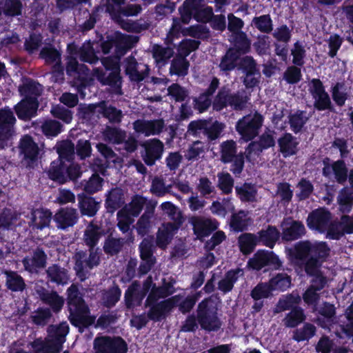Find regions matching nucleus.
Wrapping results in <instances>:
<instances>
[{"label":"nucleus","instance_id":"nucleus-1","mask_svg":"<svg viewBox=\"0 0 353 353\" xmlns=\"http://www.w3.org/2000/svg\"><path fill=\"white\" fill-rule=\"evenodd\" d=\"M330 248L325 243H312L308 241H300L294 247V256L296 259L305 261V271L311 276L321 273V261L330 254Z\"/></svg>","mask_w":353,"mask_h":353},{"label":"nucleus","instance_id":"nucleus-2","mask_svg":"<svg viewBox=\"0 0 353 353\" xmlns=\"http://www.w3.org/2000/svg\"><path fill=\"white\" fill-rule=\"evenodd\" d=\"M68 332L69 326L65 322L59 325H52L48 327V335L44 340L37 339L29 345L34 353H60Z\"/></svg>","mask_w":353,"mask_h":353},{"label":"nucleus","instance_id":"nucleus-3","mask_svg":"<svg viewBox=\"0 0 353 353\" xmlns=\"http://www.w3.org/2000/svg\"><path fill=\"white\" fill-rule=\"evenodd\" d=\"M68 300L70 311V320L72 325L83 332L94 323V319L88 316L89 309L80 295L77 285L72 284L68 290Z\"/></svg>","mask_w":353,"mask_h":353},{"label":"nucleus","instance_id":"nucleus-4","mask_svg":"<svg viewBox=\"0 0 353 353\" xmlns=\"http://www.w3.org/2000/svg\"><path fill=\"white\" fill-rule=\"evenodd\" d=\"M119 57H108L101 59V63L106 70H111L108 75L101 68H96L92 74L102 84L109 85L112 91L117 94H122L121 78L119 74Z\"/></svg>","mask_w":353,"mask_h":353},{"label":"nucleus","instance_id":"nucleus-5","mask_svg":"<svg viewBox=\"0 0 353 353\" xmlns=\"http://www.w3.org/2000/svg\"><path fill=\"white\" fill-rule=\"evenodd\" d=\"M197 319L201 329L207 332H216L221 329L222 321L218 314V308L211 297L200 302L196 309Z\"/></svg>","mask_w":353,"mask_h":353},{"label":"nucleus","instance_id":"nucleus-6","mask_svg":"<svg viewBox=\"0 0 353 353\" xmlns=\"http://www.w3.org/2000/svg\"><path fill=\"white\" fill-rule=\"evenodd\" d=\"M248 99L249 98L244 90L231 94L228 89L223 87L214 97L212 107L216 111H220L228 105L231 106L236 110H241L245 107Z\"/></svg>","mask_w":353,"mask_h":353},{"label":"nucleus","instance_id":"nucleus-7","mask_svg":"<svg viewBox=\"0 0 353 353\" xmlns=\"http://www.w3.org/2000/svg\"><path fill=\"white\" fill-rule=\"evenodd\" d=\"M89 255L84 251L77 252L73 257L75 263L74 269L81 281L90 276V271L100 263L101 252L98 250H88Z\"/></svg>","mask_w":353,"mask_h":353},{"label":"nucleus","instance_id":"nucleus-8","mask_svg":"<svg viewBox=\"0 0 353 353\" xmlns=\"http://www.w3.org/2000/svg\"><path fill=\"white\" fill-rule=\"evenodd\" d=\"M221 161L223 163H231L230 170L239 176L244 168V153H237L236 143L233 140L223 141L220 145Z\"/></svg>","mask_w":353,"mask_h":353},{"label":"nucleus","instance_id":"nucleus-9","mask_svg":"<svg viewBox=\"0 0 353 353\" xmlns=\"http://www.w3.org/2000/svg\"><path fill=\"white\" fill-rule=\"evenodd\" d=\"M225 127L224 123L218 121L197 120L189 123L188 132L193 135H196L202 132L209 141H212L220 137Z\"/></svg>","mask_w":353,"mask_h":353},{"label":"nucleus","instance_id":"nucleus-10","mask_svg":"<svg viewBox=\"0 0 353 353\" xmlns=\"http://www.w3.org/2000/svg\"><path fill=\"white\" fill-rule=\"evenodd\" d=\"M263 122V116L257 112L250 114L239 120L236 125V131L246 141H250L256 137L259 132Z\"/></svg>","mask_w":353,"mask_h":353},{"label":"nucleus","instance_id":"nucleus-11","mask_svg":"<svg viewBox=\"0 0 353 353\" xmlns=\"http://www.w3.org/2000/svg\"><path fill=\"white\" fill-rule=\"evenodd\" d=\"M308 91L313 99L314 108L319 111L332 110L331 99L320 79H312L310 81Z\"/></svg>","mask_w":353,"mask_h":353},{"label":"nucleus","instance_id":"nucleus-12","mask_svg":"<svg viewBox=\"0 0 353 353\" xmlns=\"http://www.w3.org/2000/svg\"><path fill=\"white\" fill-rule=\"evenodd\" d=\"M97 353H126L128 345L120 336H101L94 341Z\"/></svg>","mask_w":353,"mask_h":353},{"label":"nucleus","instance_id":"nucleus-13","mask_svg":"<svg viewBox=\"0 0 353 353\" xmlns=\"http://www.w3.org/2000/svg\"><path fill=\"white\" fill-rule=\"evenodd\" d=\"M123 64L125 74L131 81L139 83L150 74V70L148 64L137 61L132 55L126 57Z\"/></svg>","mask_w":353,"mask_h":353},{"label":"nucleus","instance_id":"nucleus-14","mask_svg":"<svg viewBox=\"0 0 353 353\" xmlns=\"http://www.w3.org/2000/svg\"><path fill=\"white\" fill-rule=\"evenodd\" d=\"M144 151L141 157L144 163L148 166H152L157 161L162 158L165 150L164 143L158 139H152L141 143Z\"/></svg>","mask_w":353,"mask_h":353},{"label":"nucleus","instance_id":"nucleus-15","mask_svg":"<svg viewBox=\"0 0 353 353\" xmlns=\"http://www.w3.org/2000/svg\"><path fill=\"white\" fill-rule=\"evenodd\" d=\"M323 164L324 166L322 173L324 176L329 179L334 176L335 181L340 184H344L347 181L349 172L343 160L330 163V159L325 158L323 161Z\"/></svg>","mask_w":353,"mask_h":353},{"label":"nucleus","instance_id":"nucleus-16","mask_svg":"<svg viewBox=\"0 0 353 353\" xmlns=\"http://www.w3.org/2000/svg\"><path fill=\"white\" fill-rule=\"evenodd\" d=\"M16 118L9 108L0 110V148L6 145V141L14 134Z\"/></svg>","mask_w":353,"mask_h":353},{"label":"nucleus","instance_id":"nucleus-17","mask_svg":"<svg viewBox=\"0 0 353 353\" xmlns=\"http://www.w3.org/2000/svg\"><path fill=\"white\" fill-rule=\"evenodd\" d=\"M132 126L137 133L150 137L160 134L164 130L165 124L162 119H137L132 123Z\"/></svg>","mask_w":353,"mask_h":353},{"label":"nucleus","instance_id":"nucleus-18","mask_svg":"<svg viewBox=\"0 0 353 353\" xmlns=\"http://www.w3.org/2000/svg\"><path fill=\"white\" fill-rule=\"evenodd\" d=\"M145 307H150L148 311V316L150 320L154 322H159L166 319L172 310L170 298L158 302L148 301V297H147L145 301Z\"/></svg>","mask_w":353,"mask_h":353},{"label":"nucleus","instance_id":"nucleus-19","mask_svg":"<svg viewBox=\"0 0 353 353\" xmlns=\"http://www.w3.org/2000/svg\"><path fill=\"white\" fill-rule=\"evenodd\" d=\"M22 263L25 270L31 274H37L39 270L46 266L47 254L42 248L37 247L32 250L30 256L23 258Z\"/></svg>","mask_w":353,"mask_h":353},{"label":"nucleus","instance_id":"nucleus-20","mask_svg":"<svg viewBox=\"0 0 353 353\" xmlns=\"http://www.w3.org/2000/svg\"><path fill=\"white\" fill-rule=\"evenodd\" d=\"M332 216L328 210L319 208L310 212L307 219V226L319 232H325L330 225Z\"/></svg>","mask_w":353,"mask_h":353},{"label":"nucleus","instance_id":"nucleus-21","mask_svg":"<svg viewBox=\"0 0 353 353\" xmlns=\"http://www.w3.org/2000/svg\"><path fill=\"white\" fill-rule=\"evenodd\" d=\"M21 153L23 154V162L27 166L33 168L39 159V148L32 137L25 136L20 143Z\"/></svg>","mask_w":353,"mask_h":353},{"label":"nucleus","instance_id":"nucleus-22","mask_svg":"<svg viewBox=\"0 0 353 353\" xmlns=\"http://www.w3.org/2000/svg\"><path fill=\"white\" fill-rule=\"evenodd\" d=\"M157 205V201L149 200L143 214L140 216L136 223V230L139 235L144 236L152 228L155 220L154 212Z\"/></svg>","mask_w":353,"mask_h":353},{"label":"nucleus","instance_id":"nucleus-23","mask_svg":"<svg viewBox=\"0 0 353 353\" xmlns=\"http://www.w3.org/2000/svg\"><path fill=\"white\" fill-rule=\"evenodd\" d=\"M67 50L70 55H75L83 62L94 64L99 61V58L96 56L92 44L90 41L83 43L81 47H78L74 43H69Z\"/></svg>","mask_w":353,"mask_h":353},{"label":"nucleus","instance_id":"nucleus-24","mask_svg":"<svg viewBox=\"0 0 353 353\" xmlns=\"http://www.w3.org/2000/svg\"><path fill=\"white\" fill-rule=\"evenodd\" d=\"M79 213L77 210L73 208H65L60 209L54 216V221L57 228L65 230L68 228L74 226L78 221Z\"/></svg>","mask_w":353,"mask_h":353},{"label":"nucleus","instance_id":"nucleus-25","mask_svg":"<svg viewBox=\"0 0 353 353\" xmlns=\"http://www.w3.org/2000/svg\"><path fill=\"white\" fill-rule=\"evenodd\" d=\"M282 239L286 241L296 240L305 234V228L299 221L286 219L281 223Z\"/></svg>","mask_w":353,"mask_h":353},{"label":"nucleus","instance_id":"nucleus-26","mask_svg":"<svg viewBox=\"0 0 353 353\" xmlns=\"http://www.w3.org/2000/svg\"><path fill=\"white\" fill-rule=\"evenodd\" d=\"M190 223L193 227L194 234L198 237L209 236L217 229L219 225L215 219L203 216H192L190 219Z\"/></svg>","mask_w":353,"mask_h":353},{"label":"nucleus","instance_id":"nucleus-27","mask_svg":"<svg viewBox=\"0 0 353 353\" xmlns=\"http://www.w3.org/2000/svg\"><path fill=\"white\" fill-rule=\"evenodd\" d=\"M35 291L40 300L50 306L54 312H59L63 304L64 299L55 291H50L42 286H37Z\"/></svg>","mask_w":353,"mask_h":353},{"label":"nucleus","instance_id":"nucleus-28","mask_svg":"<svg viewBox=\"0 0 353 353\" xmlns=\"http://www.w3.org/2000/svg\"><path fill=\"white\" fill-rule=\"evenodd\" d=\"M103 234V230L94 221H91L83 231L82 240L83 243L88 247V250H98L100 251L99 248L95 247Z\"/></svg>","mask_w":353,"mask_h":353},{"label":"nucleus","instance_id":"nucleus-29","mask_svg":"<svg viewBox=\"0 0 353 353\" xmlns=\"http://www.w3.org/2000/svg\"><path fill=\"white\" fill-rule=\"evenodd\" d=\"M134 238L133 236H128L127 239L116 237L112 234H109L105 239L103 246L104 252L108 256H117L122 252L127 242L133 243Z\"/></svg>","mask_w":353,"mask_h":353},{"label":"nucleus","instance_id":"nucleus-30","mask_svg":"<svg viewBox=\"0 0 353 353\" xmlns=\"http://www.w3.org/2000/svg\"><path fill=\"white\" fill-rule=\"evenodd\" d=\"M248 265L252 268L259 270L268 265H273L275 268H278L281 263L272 253L259 251L249 260Z\"/></svg>","mask_w":353,"mask_h":353},{"label":"nucleus","instance_id":"nucleus-31","mask_svg":"<svg viewBox=\"0 0 353 353\" xmlns=\"http://www.w3.org/2000/svg\"><path fill=\"white\" fill-rule=\"evenodd\" d=\"M175 283V279L172 277L169 278L168 281L163 279L161 286L157 287L156 285L152 286L148 296V301H158L161 299L166 298L174 294L176 291Z\"/></svg>","mask_w":353,"mask_h":353},{"label":"nucleus","instance_id":"nucleus-32","mask_svg":"<svg viewBox=\"0 0 353 353\" xmlns=\"http://www.w3.org/2000/svg\"><path fill=\"white\" fill-rule=\"evenodd\" d=\"M78 207L82 216H94L100 208V202L84 194L77 195Z\"/></svg>","mask_w":353,"mask_h":353},{"label":"nucleus","instance_id":"nucleus-33","mask_svg":"<svg viewBox=\"0 0 353 353\" xmlns=\"http://www.w3.org/2000/svg\"><path fill=\"white\" fill-rule=\"evenodd\" d=\"M38 105L35 98H25L14 106V110L19 119L28 120L36 114Z\"/></svg>","mask_w":353,"mask_h":353},{"label":"nucleus","instance_id":"nucleus-34","mask_svg":"<svg viewBox=\"0 0 353 353\" xmlns=\"http://www.w3.org/2000/svg\"><path fill=\"white\" fill-rule=\"evenodd\" d=\"M200 293L184 296L182 294H177L170 297L172 309L177 307L179 311L182 314L190 312L195 305Z\"/></svg>","mask_w":353,"mask_h":353},{"label":"nucleus","instance_id":"nucleus-35","mask_svg":"<svg viewBox=\"0 0 353 353\" xmlns=\"http://www.w3.org/2000/svg\"><path fill=\"white\" fill-rule=\"evenodd\" d=\"M146 295V292H143L137 281H134L125 292V303L128 308H132L135 305H140Z\"/></svg>","mask_w":353,"mask_h":353},{"label":"nucleus","instance_id":"nucleus-36","mask_svg":"<svg viewBox=\"0 0 353 353\" xmlns=\"http://www.w3.org/2000/svg\"><path fill=\"white\" fill-rule=\"evenodd\" d=\"M243 275V271L239 268L228 271L219 281L217 289L223 294L231 292L239 278Z\"/></svg>","mask_w":353,"mask_h":353},{"label":"nucleus","instance_id":"nucleus-37","mask_svg":"<svg viewBox=\"0 0 353 353\" xmlns=\"http://www.w3.org/2000/svg\"><path fill=\"white\" fill-rule=\"evenodd\" d=\"M178 230L176 227L171 224V222L161 225L157 232L156 245L161 249L165 250L170 243L174 234Z\"/></svg>","mask_w":353,"mask_h":353},{"label":"nucleus","instance_id":"nucleus-38","mask_svg":"<svg viewBox=\"0 0 353 353\" xmlns=\"http://www.w3.org/2000/svg\"><path fill=\"white\" fill-rule=\"evenodd\" d=\"M124 192L121 188L111 189L106 194L105 207L108 212H113L125 204Z\"/></svg>","mask_w":353,"mask_h":353},{"label":"nucleus","instance_id":"nucleus-39","mask_svg":"<svg viewBox=\"0 0 353 353\" xmlns=\"http://www.w3.org/2000/svg\"><path fill=\"white\" fill-rule=\"evenodd\" d=\"M171 44H167L166 47L154 44L152 47V57L159 67L165 65L174 54V48Z\"/></svg>","mask_w":353,"mask_h":353},{"label":"nucleus","instance_id":"nucleus-40","mask_svg":"<svg viewBox=\"0 0 353 353\" xmlns=\"http://www.w3.org/2000/svg\"><path fill=\"white\" fill-rule=\"evenodd\" d=\"M48 280L57 285H64L70 279L68 271L57 264H53L46 270Z\"/></svg>","mask_w":353,"mask_h":353},{"label":"nucleus","instance_id":"nucleus-41","mask_svg":"<svg viewBox=\"0 0 353 353\" xmlns=\"http://www.w3.org/2000/svg\"><path fill=\"white\" fill-rule=\"evenodd\" d=\"M339 210L345 214L349 213L353 208V190L345 187L340 190L336 197Z\"/></svg>","mask_w":353,"mask_h":353},{"label":"nucleus","instance_id":"nucleus-42","mask_svg":"<svg viewBox=\"0 0 353 353\" xmlns=\"http://www.w3.org/2000/svg\"><path fill=\"white\" fill-rule=\"evenodd\" d=\"M250 218L248 217V212L245 210H239L237 212L232 213L229 225L232 231L239 232L247 230L250 222Z\"/></svg>","mask_w":353,"mask_h":353},{"label":"nucleus","instance_id":"nucleus-43","mask_svg":"<svg viewBox=\"0 0 353 353\" xmlns=\"http://www.w3.org/2000/svg\"><path fill=\"white\" fill-rule=\"evenodd\" d=\"M316 351L321 353H348L350 348L345 346L334 347V341L327 336H323L315 347Z\"/></svg>","mask_w":353,"mask_h":353},{"label":"nucleus","instance_id":"nucleus-44","mask_svg":"<svg viewBox=\"0 0 353 353\" xmlns=\"http://www.w3.org/2000/svg\"><path fill=\"white\" fill-rule=\"evenodd\" d=\"M103 140L114 145H121L127 138V132L120 128L106 126L102 132Z\"/></svg>","mask_w":353,"mask_h":353},{"label":"nucleus","instance_id":"nucleus-45","mask_svg":"<svg viewBox=\"0 0 353 353\" xmlns=\"http://www.w3.org/2000/svg\"><path fill=\"white\" fill-rule=\"evenodd\" d=\"M31 216L32 225L39 230L48 227L52 219L50 211L42 208L33 210Z\"/></svg>","mask_w":353,"mask_h":353},{"label":"nucleus","instance_id":"nucleus-46","mask_svg":"<svg viewBox=\"0 0 353 353\" xmlns=\"http://www.w3.org/2000/svg\"><path fill=\"white\" fill-rule=\"evenodd\" d=\"M98 106L99 113L102 114L110 123L119 124L121 122L123 114L121 110L112 105H108L105 101L99 103Z\"/></svg>","mask_w":353,"mask_h":353},{"label":"nucleus","instance_id":"nucleus-47","mask_svg":"<svg viewBox=\"0 0 353 353\" xmlns=\"http://www.w3.org/2000/svg\"><path fill=\"white\" fill-rule=\"evenodd\" d=\"M55 149L59 154V161L70 162L74 160L75 145L71 141L65 140L57 143Z\"/></svg>","mask_w":353,"mask_h":353},{"label":"nucleus","instance_id":"nucleus-48","mask_svg":"<svg viewBox=\"0 0 353 353\" xmlns=\"http://www.w3.org/2000/svg\"><path fill=\"white\" fill-rule=\"evenodd\" d=\"M161 209L173 221L171 224L179 229L185 220L180 209L169 201L161 203Z\"/></svg>","mask_w":353,"mask_h":353},{"label":"nucleus","instance_id":"nucleus-49","mask_svg":"<svg viewBox=\"0 0 353 353\" xmlns=\"http://www.w3.org/2000/svg\"><path fill=\"white\" fill-rule=\"evenodd\" d=\"M148 201L145 197L137 194L132 196L131 201L128 204L125 205L121 210H125V212H127L134 218L137 217L143 207L147 208Z\"/></svg>","mask_w":353,"mask_h":353},{"label":"nucleus","instance_id":"nucleus-50","mask_svg":"<svg viewBox=\"0 0 353 353\" xmlns=\"http://www.w3.org/2000/svg\"><path fill=\"white\" fill-rule=\"evenodd\" d=\"M39 57L44 60L47 65L52 66L61 63V52L52 45L43 47L40 52Z\"/></svg>","mask_w":353,"mask_h":353},{"label":"nucleus","instance_id":"nucleus-51","mask_svg":"<svg viewBox=\"0 0 353 353\" xmlns=\"http://www.w3.org/2000/svg\"><path fill=\"white\" fill-rule=\"evenodd\" d=\"M280 151L284 157L296 154L297 151L298 142L292 134H285L278 140Z\"/></svg>","mask_w":353,"mask_h":353},{"label":"nucleus","instance_id":"nucleus-52","mask_svg":"<svg viewBox=\"0 0 353 353\" xmlns=\"http://www.w3.org/2000/svg\"><path fill=\"white\" fill-rule=\"evenodd\" d=\"M301 301V297L298 293L292 292L287 294L279 299L274 310V313L277 314L293 308L294 305L299 304Z\"/></svg>","mask_w":353,"mask_h":353},{"label":"nucleus","instance_id":"nucleus-53","mask_svg":"<svg viewBox=\"0 0 353 353\" xmlns=\"http://www.w3.org/2000/svg\"><path fill=\"white\" fill-rule=\"evenodd\" d=\"M190 66L189 61L182 55L177 54L172 60L170 67V74L171 75H177L184 77L188 72Z\"/></svg>","mask_w":353,"mask_h":353},{"label":"nucleus","instance_id":"nucleus-54","mask_svg":"<svg viewBox=\"0 0 353 353\" xmlns=\"http://www.w3.org/2000/svg\"><path fill=\"white\" fill-rule=\"evenodd\" d=\"M259 241L263 242L266 246L272 248L279 240L280 232L276 227L268 225L267 229L258 232Z\"/></svg>","mask_w":353,"mask_h":353},{"label":"nucleus","instance_id":"nucleus-55","mask_svg":"<svg viewBox=\"0 0 353 353\" xmlns=\"http://www.w3.org/2000/svg\"><path fill=\"white\" fill-rule=\"evenodd\" d=\"M258 242V236L251 233H243L238 238L240 250L244 254H248L253 252Z\"/></svg>","mask_w":353,"mask_h":353},{"label":"nucleus","instance_id":"nucleus-56","mask_svg":"<svg viewBox=\"0 0 353 353\" xmlns=\"http://www.w3.org/2000/svg\"><path fill=\"white\" fill-rule=\"evenodd\" d=\"M305 319V315L303 310L301 307H294L288 313L283 319V325L287 327H295L299 324L303 322Z\"/></svg>","mask_w":353,"mask_h":353},{"label":"nucleus","instance_id":"nucleus-57","mask_svg":"<svg viewBox=\"0 0 353 353\" xmlns=\"http://www.w3.org/2000/svg\"><path fill=\"white\" fill-rule=\"evenodd\" d=\"M4 274L6 277V284L7 288L13 291H23L26 288L23 279L17 272L5 270Z\"/></svg>","mask_w":353,"mask_h":353},{"label":"nucleus","instance_id":"nucleus-58","mask_svg":"<svg viewBox=\"0 0 353 353\" xmlns=\"http://www.w3.org/2000/svg\"><path fill=\"white\" fill-rule=\"evenodd\" d=\"M121 291L117 285L112 286L107 290H104L101 295V303L103 306L110 308L119 301Z\"/></svg>","mask_w":353,"mask_h":353},{"label":"nucleus","instance_id":"nucleus-59","mask_svg":"<svg viewBox=\"0 0 353 353\" xmlns=\"http://www.w3.org/2000/svg\"><path fill=\"white\" fill-rule=\"evenodd\" d=\"M125 210H119L117 213V226L119 230L123 233H129L130 236L132 235V231L130 229V225L134 223V219L131 215L125 212Z\"/></svg>","mask_w":353,"mask_h":353},{"label":"nucleus","instance_id":"nucleus-60","mask_svg":"<svg viewBox=\"0 0 353 353\" xmlns=\"http://www.w3.org/2000/svg\"><path fill=\"white\" fill-rule=\"evenodd\" d=\"M238 53L233 49H229L221 57L219 68L221 71L228 72L234 70L237 65Z\"/></svg>","mask_w":353,"mask_h":353},{"label":"nucleus","instance_id":"nucleus-61","mask_svg":"<svg viewBox=\"0 0 353 353\" xmlns=\"http://www.w3.org/2000/svg\"><path fill=\"white\" fill-rule=\"evenodd\" d=\"M48 174L49 178L54 181L59 183H65V163L62 161H59V163L52 162Z\"/></svg>","mask_w":353,"mask_h":353},{"label":"nucleus","instance_id":"nucleus-62","mask_svg":"<svg viewBox=\"0 0 353 353\" xmlns=\"http://www.w3.org/2000/svg\"><path fill=\"white\" fill-rule=\"evenodd\" d=\"M237 195L241 201L254 202L256 201L257 191L254 185L249 183H244L241 186L235 188Z\"/></svg>","mask_w":353,"mask_h":353},{"label":"nucleus","instance_id":"nucleus-63","mask_svg":"<svg viewBox=\"0 0 353 353\" xmlns=\"http://www.w3.org/2000/svg\"><path fill=\"white\" fill-rule=\"evenodd\" d=\"M2 5V12L8 17H16L21 14L22 3L20 0H4L0 1Z\"/></svg>","mask_w":353,"mask_h":353},{"label":"nucleus","instance_id":"nucleus-64","mask_svg":"<svg viewBox=\"0 0 353 353\" xmlns=\"http://www.w3.org/2000/svg\"><path fill=\"white\" fill-rule=\"evenodd\" d=\"M252 24L261 32L269 34L273 31V22L269 14L255 17Z\"/></svg>","mask_w":353,"mask_h":353}]
</instances>
